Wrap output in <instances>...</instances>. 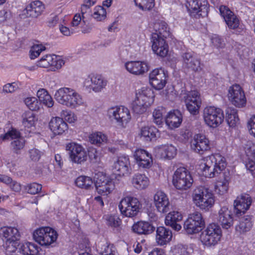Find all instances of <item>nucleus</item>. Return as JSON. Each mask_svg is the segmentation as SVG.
<instances>
[{
  "instance_id": "obj_49",
  "label": "nucleus",
  "mask_w": 255,
  "mask_h": 255,
  "mask_svg": "<svg viewBox=\"0 0 255 255\" xmlns=\"http://www.w3.org/2000/svg\"><path fill=\"white\" fill-rule=\"evenodd\" d=\"M184 98L185 103L201 104L200 94L197 91H191L188 92Z\"/></svg>"
},
{
  "instance_id": "obj_45",
  "label": "nucleus",
  "mask_w": 255,
  "mask_h": 255,
  "mask_svg": "<svg viewBox=\"0 0 255 255\" xmlns=\"http://www.w3.org/2000/svg\"><path fill=\"white\" fill-rule=\"evenodd\" d=\"M158 132V130L154 126L144 127L141 129V134L147 140H151L155 138Z\"/></svg>"
},
{
  "instance_id": "obj_29",
  "label": "nucleus",
  "mask_w": 255,
  "mask_h": 255,
  "mask_svg": "<svg viewBox=\"0 0 255 255\" xmlns=\"http://www.w3.org/2000/svg\"><path fill=\"white\" fill-rule=\"evenodd\" d=\"M44 9V5L39 0H35L31 2L27 5L24 10V14L27 16L37 17L40 15Z\"/></svg>"
},
{
  "instance_id": "obj_9",
  "label": "nucleus",
  "mask_w": 255,
  "mask_h": 255,
  "mask_svg": "<svg viewBox=\"0 0 255 255\" xmlns=\"http://www.w3.org/2000/svg\"><path fill=\"white\" fill-rule=\"evenodd\" d=\"M203 118L208 126L216 128L224 121L223 111L222 109L214 106L207 107L203 111Z\"/></svg>"
},
{
  "instance_id": "obj_28",
  "label": "nucleus",
  "mask_w": 255,
  "mask_h": 255,
  "mask_svg": "<svg viewBox=\"0 0 255 255\" xmlns=\"http://www.w3.org/2000/svg\"><path fill=\"white\" fill-rule=\"evenodd\" d=\"M218 221L223 228H230L234 223L232 212L227 207H222L218 212Z\"/></svg>"
},
{
  "instance_id": "obj_26",
  "label": "nucleus",
  "mask_w": 255,
  "mask_h": 255,
  "mask_svg": "<svg viewBox=\"0 0 255 255\" xmlns=\"http://www.w3.org/2000/svg\"><path fill=\"white\" fill-rule=\"evenodd\" d=\"M154 203L157 211L165 213L170 210V203L167 196L162 191L156 192L154 196Z\"/></svg>"
},
{
  "instance_id": "obj_10",
  "label": "nucleus",
  "mask_w": 255,
  "mask_h": 255,
  "mask_svg": "<svg viewBox=\"0 0 255 255\" xmlns=\"http://www.w3.org/2000/svg\"><path fill=\"white\" fill-rule=\"evenodd\" d=\"M219 10L230 29L233 30L237 34H242L244 31V27L240 23L238 17L228 7L221 5Z\"/></svg>"
},
{
  "instance_id": "obj_56",
  "label": "nucleus",
  "mask_w": 255,
  "mask_h": 255,
  "mask_svg": "<svg viewBox=\"0 0 255 255\" xmlns=\"http://www.w3.org/2000/svg\"><path fill=\"white\" fill-rule=\"evenodd\" d=\"M187 246L178 244L175 246L172 250L173 255H189Z\"/></svg>"
},
{
  "instance_id": "obj_33",
  "label": "nucleus",
  "mask_w": 255,
  "mask_h": 255,
  "mask_svg": "<svg viewBox=\"0 0 255 255\" xmlns=\"http://www.w3.org/2000/svg\"><path fill=\"white\" fill-rule=\"evenodd\" d=\"M155 227L148 222L139 221L132 226V230L134 233L139 235H148L152 233Z\"/></svg>"
},
{
  "instance_id": "obj_43",
  "label": "nucleus",
  "mask_w": 255,
  "mask_h": 255,
  "mask_svg": "<svg viewBox=\"0 0 255 255\" xmlns=\"http://www.w3.org/2000/svg\"><path fill=\"white\" fill-rule=\"evenodd\" d=\"M107 135L101 132H96L89 136L90 142L97 146L107 143Z\"/></svg>"
},
{
  "instance_id": "obj_59",
  "label": "nucleus",
  "mask_w": 255,
  "mask_h": 255,
  "mask_svg": "<svg viewBox=\"0 0 255 255\" xmlns=\"http://www.w3.org/2000/svg\"><path fill=\"white\" fill-rule=\"evenodd\" d=\"M53 56L50 55H46L41 58L38 62V65L41 67L47 68L51 66Z\"/></svg>"
},
{
  "instance_id": "obj_25",
  "label": "nucleus",
  "mask_w": 255,
  "mask_h": 255,
  "mask_svg": "<svg viewBox=\"0 0 255 255\" xmlns=\"http://www.w3.org/2000/svg\"><path fill=\"white\" fill-rule=\"evenodd\" d=\"M134 159L139 168H149L152 164V158L150 154L142 149H136L133 154Z\"/></svg>"
},
{
  "instance_id": "obj_21",
  "label": "nucleus",
  "mask_w": 255,
  "mask_h": 255,
  "mask_svg": "<svg viewBox=\"0 0 255 255\" xmlns=\"http://www.w3.org/2000/svg\"><path fill=\"white\" fill-rule=\"evenodd\" d=\"M166 74L162 68H157L149 74V82L155 89H162L166 83Z\"/></svg>"
},
{
  "instance_id": "obj_63",
  "label": "nucleus",
  "mask_w": 255,
  "mask_h": 255,
  "mask_svg": "<svg viewBox=\"0 0 255 255\" xmlns=\"http://www.w3.org/2000/svg\"><path fill=\"white\" fill-rule=\"evenodd\" d=\"M18 89L17 83L13 82L11 83H7L3 86V92L5 93H11L15 91Z\"/></svg>"
},
{
  "instance_id": "obj_4",
  "label": "nucleus",
  "mask_w": 255,
  "mask_h": 255,
  "mask_svg": "<svg viewBox=\"0 0 255 255\" xmlns=\"http://www.w3.org/2000/svg\"><path fill=\"white\" fill-rule=\"evenodd\" d=\"M193 201L201 210H209L214 204L215 199L212 193L203 186L196 188L193 192Z\"/></svg>"
},
{
  "instance_id": "obj_19",
  "label": "nucleus",
  "mask_w": 255,
  "mask_h": 255,
  "mask_svg": "<svg viewBox=\"0 0 255 255\" xmlns=\"http://www.w3.org/2000/svg\"><path fill=\"white\" fill-rule=\"evenodd\" d=\"M191 147L195 152L203 154L210 149V142L204 135L196 134L191 142Z\"/></svg>"
},
{
  "instance_id": "obj_42",
  "label": "nucleus",
  "mask_w": 255,
  "mask_h": 255,
  "mask_svg": "<svg viewBox=\"0 0 255 255\" xmlns=\"http://www.w3.org/2000/svg\"><path fill=\"white\" fill-rule=\"evenodd\" d=\"M39 247L30 242L23 244L20 247V252L24 255H37L39 252Z\"/></svg>"
},
{
  "instance_id": "obj_36",
  "label": "nucleus",
  "mask_w": 255,
  "mask_h": 255,
  "mask_svg": "<svg viewBox=\"0 0 255 255\" xmlns=\"http://www.w3.org/2000/svg\"><path fill=\"white\" fill-rule=\"evenodd\" d=\"M149 181L144 174L136 173L132 177L131 183L137 189L142 190L146 188L149 185Z\"/></svg>"
},
{
  "instance_id": "obj_7",
  "label": "nucleus",
  "mask_w": 255,
  "mask_h": 255,
  "mask_svg": "<svg viewBox=\"0 0 255 255\" xmlns=\"http://www.w3.org/2000/svg\"><path fill=\"white\" fill-rule=\"evenodd\" d=\"M173 185L178 190H187L191 187L193 180L190 172L185 167L178 168L172 176Z\"/></svg>"
},
{
  "instance_id": "obj_64",
  "label": "nucleus",
  "mask_w": 255,
  "mask_h": 255,
  "mask_svg": "<svg viewBox=\"0 0 255 255\" xmlns=\"http://www.w3.org/2000/svg\"><path fill=\"white\" fill-rule=\"evenodd\" d=\"M188 111L192 115H196L199 113V110L201 104L197 103L190 104V103H185Z\"/></svg>"
},
{
  "instance_id": "obj_31",
  "label": "nucleus",
  "mask_w": 255,
  "mask_h": 255,
  "mask_svg": "<svg viewBox=\"0 0 255 255\" xmlns=\"http://www.w3.org/2000/svg\"><path fill=\"white\" fill-rule=\"evenodd\" d=\"M49 128L55 134H61L67 130L68 126L63 119L55 117L51 119Z\"/></svg>"
},
{
  "instance_id": "obj_5",
  "label": "nucleus",
  "mask_w": 255,
  "mask_h": 255,
  "mask_svg": "<svg viewBox=\"0 0 255 255\" xmlns=\"http://www.w3.org/2000/svg\"><path fill=\"white\" fill-rule=\"evenodd\" d=\"M0 237L4 242L3 246L7 254L14 253L18 246L20 234L17 229L3 227L0 229Z\"/></svg>"
},
{
  "instance_id": "obj_15",
  "label": "nucleus",
  "mask_w": 255,
  "mask_h": 255,
  "mask_svg": "<svg viewBox=\"0 0 255 255\" xmlns=\"http://www.w3.org/2000/svg\"><path fill=\"white\" fill-rule=\"evenodd\" d=\"M204 225L202 214L200 212H195L190 214L185 222L184 228L188 234H194L200 231Z\"/></svg>"
},
{
  "instance_id": "obj_48",
  "label": "nucleus",
  "mask_w": 255,
  "mask_h": 255,
  "mask_svg": "<svg viewBox=\"0 0 255 255\" xmlns=\"http://www.w3.org/2000/svg\"><path fill=\"white\" fill-rule=\"evenodd\" d=\"M25 143V139L22 137L11 141L10 143V148L13 152L16 154H20L21 150L24 147Z\"/></svg>"
},
{
  "instance_id": "obj_35",
  "label": "nucleus",
  "mask_w": 255,
  "mask_h": 255,
  "mask_svg": "<svg viewBox=\"0 0 255 255\" xmlns=\"http://www.w3.org/2000/svg\"><path fill=\"white\" fill-rule=\"evenodd\" d=\"M157 155L161 158L171 159L176 154V148L171 144L161 145L156 148Z\"/></svg>"
},
{
  "instance_id": "obj_37",
  "label": "nucleus",
  "mask_w": 255,
  "mask_h": 255,
  "mask_svg": "<svg viewBox=\"0 0 255 255\" xmlns=\"http://www.w3.org/2000/svg\"><path fill=\"white\" fill-rule=\"evenodd\" d=\"M252 226V216H245L240 218L239 223L236 226V230L240 233H244L249 231Z\"/></svg>"
},
{
  "instance_id": "obj_3",
  "label": "nucleus",
  "mask_w": 255,
  "mask_h": 255,
  "mask_svg": "<svg viewBox=\"0 0 255 255\" xmlns=\"http://www.w3.org/2000/svg\"><path fill=\"white\" fill-rule=\"evenodd\" d=\"M226 166L225 158L220 154L207 157L203 168V174L207 177L213 178L221 173Z\"/></svg>"
},
{
  "instance_id": "obj_57",
  "label": "nucleus",
  "mask_w": 255,
  "mask_h": 255,
  "mask_svg": "<svg viewBox=\"0 0 255 255\" xmlns=\"http://www.w3.org/2000/svg\"><path fill=\"white\" fill-rule=\"evenodd\" d=\"M45 50V47L41 44H35L32 46L30 50V58L35 59L37 57L40 53Z\"/></svg>"
},
{
  "instance_id": "obj_55",
  "label": "nucleus",
  "mask_w": 255,
  "mask_h": 255,
  "mask_svg": "<svg viewBox=\"0 0 255 255\" xmlns=\"http://www.w3.org/2000/svg\"><path fill=\"white\" fill-rule=\"evenodd\" d=\"M27 107L32 111L39 109V104L37 99L35 97H28L24 100Z\"/></svg>"
},
{
  "instance_id": "obj_14",
  "label": "nucleus",
  "mask_w": 255,
  "mask_h": 255,
  "mask_svg": "<svg viewBox=\"0 0 255 255\" xmlns=\"http://www.w3.org/2000/svg\"><path fill=\"white\" fill-rule=\"evenodd\" d=\"M108 81L100 75L90 74L83 82V86L89 92H101L107 86Z\"/></svg>"
},
{
  "instance_id": "obj_51",
  "label": "nucleus",
  "mask_w": 255,
  "mask_h": 255,
  "mask_svg": "<svg viewBox=\"0 0 255 255\" xmlns=\"http://www.w3.org/2000/svg\"><path fill=\"white\" fill-rule=\"evenodd\" d=\"M165 113V110L162 107H157L152 113L153 122L158 126L163 124V114Z\"/></svg>"
},
{
  "instance_id": "obj_47",
  "label": "nucleus",
  "mask_w": 255,
  "mask_h": 255,
  "mask_svg": "<svg viewBox=\"0 0 255 255\" xmlns=\"http://www.w3.org/2000/svg\"><path fill=\"white\" fill-rule=\"evenodd\" d=\"M21 133L20 131L14 128H9L4 134L0 135V138L2 140H11L12 141L20 137Z\"/></svg>"
},
{
  "instance_id": "obj_20",
  "label": "nucleus",
  "mask_w": 255,
  "mask_h": 255,
  "mask_svg": "<svg viewBox=\"0 0 255 255\" xmlns=\"http://www.w3.org/2000/svg\"><path fill=\"white\" fill-rule=\"evenodd\" d=\"M165 38L160 36L157 33H152L151 35L152 50L157 55L162 57H165L168 51V46Z\"/></svg>"
},
{
  "instance_id": "obj_12",
  "label": "nucleus",
  "mask_w": 255,
  "mask_h": 255,
  "mask_svg": "<svg viewBox=\"0 0 255 255\" xmlns=\"http://www.w3.org/2000/svg\"><path fill=\"white\" fill-rule=\"evenodd\" d=\"M108 116L114 118L118 125L125 128L131 119L129 110L124 106L112 107L108 110Z\"/></svg>"
},
{
  "instance_id": "obj_38",
  "label": "nucleus",
  "mask_w": 255,
  "mask_h": 255,
  "mask_svg": "<svg viewBox=\"0 0 255 255\" xmlns=\"http://www.w3.org/2000/svg\"><path fill=\"white\" fill-rule=\"evenodd\" d=\"M226 120L228 125L232 128L235 127L239 124V119L236 109L228 107L226 110Z\"/></svg>"
},
{
  "instance_id": "obj_24",
  "label": "nucleus",
  "mask_w": 255,
  "mask_h": 255,
  "mask_svg": "<svg viewBox=\"0 0 255 255\" xmlns=\"http://www.w3.org/2000/svg\"><path fill=\"white\" fill-rule=\"evenodd\" d=\"M115 173L119 176H125L130 173L131 168L128 156H121L118 158L113 165Z\"/></svg>"
},
{
  "instance_id": "obj_32",
  "label": "nucleus",
  "mask_w": 255,
  "mask_h": 255,
  "mask_svg": "<svg viewBox=\"0 0 255 255\" xmlns=\"http://www.w3.org/2000/svg\"><path fill=\"white\" fill-rule=\"evenodd\" d=\"M182 215L178 212H171L168 213L165 219L166 225L170 226L175 231H178L181 229V226L177 222L181 221Z\"/></svg>"
},
{
  "instance_id": "obj_8",
  "label": "nucleus",
  "mask_w": 255,
  "mask_h": 255,
  "mask_svg": "<svg viewBox=\"0 0 255 255\" xmlns=\"http://www.w3.org/2000/svg\"><path fill=\"white\" fill-rule=\"evenodd\" d=\"M141 206L137 198L127 196L121 200L119 208L122 215L128 217H133L137 215Z\"/></svg>"
},
{
  "instance_id": "obj_22",
  "label": "nucleus",
  "mask_w": 255,
  "mask_h": 255,
  "mask_svg": "<svg viewBox=\"0 0 255 255\" xmlns=\"http://www.w3.org/2000/svg\"><path fill=\"white\" fill-rule=\"evenodd\" d=\"M95 184L97 191L100 194L108 195L115 189L113 180L104 175L98 177Z\"/></svg>"
},
{
  "instance_id": "obj_61",
  "label": "nucleus",
  "mask_w": 255,
  "mask_h": 255,
  "mask_svg": "<svg viewBox=\"0 0 255 255\" xmlns=\"http://www.w3.org/2000/svg\"><path fill=\"white\" fill-rule=\"evenodd\" d=\"M121 222V219L116 216H110L107 219V224L112 227H119Z\"/></svg>"
},
{
  "instance_id": "obj_58",
  "label": "nucleus",
  "mask_w": 255,
  "mask_h": 255,
  "mask_svg": "<svg viewBox=\"0 0 255 255\" xmlns=\"http://www.w3.org/2000/svg\"><path fill=\"white\" fill-rule=\"evenodd\" d=\"M41 189L42 185L36 183H30L25 187V190L28 193L31 194H35L38 193Z\"/></svg>"
},
{
  "instance_id": "obj_54",
  "label": "nucleus",
  "mask_w": 255,
  "mask_h": 255,
  "mask_svg": "<svg viewBox=\"0 0 255 255\" xmlns=\"http://www.w3.org/2000/svg\"><path fill=\"white\" fill-rule=\"evenodd\" d=\"M94 10L93 16L95 19L98 21H101L105 19L107 12L106 9L103 6H97Z\"/></svg>"
},
{
  "instance_id": "obj_17",
  "label": "nucleus",
  "mask_w": 255,
  "mask_h": 255,
  "mask_svg": "<svg viewBox=\"0 0 255 255\" xmlns=\"http://www.w3.org/2000/svg\"><path fill=\"white\" fill-rule=\"evenodd\" d=\"M228 97L232 104L237 107L242 108L246 104L244 91L238 84H234L229 88Z\"/></svg>"
},
{
  "instance_id": "obj_39",
  "label": "nucleus",
  "mask_w": 255,
  "mask_h": 255,
  "mask_svg": "<svg viewBox=\"0 0 255 255\" xmlns=\"http://www.w3.org/2000/svg\"><path fill=\"white\" fill-rule=\"evenodd\" d=\"M154 29L160 36L165 38L169 37L171 35L168 24L163 21H158L154 24Z\"/></svg>"
},
{
  "instance_id": "obj_44",
  "label": "nucleus",
  "mask_w": 255,
  "mask_h": 255,
  "mask_svg": "<svg viewBox=\"0 0 255 255\" xmlns=\"http://www.w3.org/2000/svg\"><path fill=\"white\" fill-rule=\"evenodd\" d=\"M35 123V117L34 113L31 111H27L22 115V125L27 128L34 127Z\"/></svg>"
},
{
  "instance_id": "obj_27",
  "label": "nucleus",
  "mask_w": 255,
  "mask_h": 255,
  "mask_svg": "<svg viewBox=\"0 0 255 255\" xmlns=\"http://www.w3.org/2000/svg\"><path fill=\"white\" fill-rule=\"evenodd\" d=\"M125 67L128 72L135 75H142L148 70L147 63L139 61H128L125 63Z\"/></svg>"
},
{
  "instance_id": "obj_50",
  "label": "nucleus",
  "mask_w": 255,
  "mask_h": 255,
  "mask_svg": "<svg viewBox=\"0 0 255 255\" xmlns=\"http://www.w3.org/2000/svg\"><path fill=\"white\" fill-rule=\"evenodd\" d=\"M99 251L102 255H116L117 253L114 245L108 243L99 246Z\"/></svg>"
},
{
  "instance_id": "obj_2",
  "label": "nucleus",
  "mask_w": 255,
  "mask_h": 255,
  "mask_svg": "<svg viewBox=\"0 0 255 255\" xmlns=\"http://www.w3.org/2000/svg\"><path fill=\"white\" fill-rule=\"evenodd\" d=\"M54 97L59 103L70 108H76L84 104L82 97L72 88H61L56 91Z\"/></svg>"
},
{
  "instance_id": "obj_13",
  "label": "nucleus",
  "mask_w": 255,
  "mask_h": 255,
  "mask_svg": "<svg viewBox=\"0 0 255 255\" xmlns=\"http://www.w3.org/2000/svg\"><path fill=\"white\" fill-rule=\"evenodd\" d=\"M186 6L192 17L199 18L208 15L209 6L206 0H187Z\"/></svg>"
},
{
  "instance_id": "obj_11",
  "label": "nucleus",
  "mask_w": 255,
  "mask_h": 255,
  "mask_svg": "<svg viewBox=\"0 0 255 255\" xmlns=\"http://www.w3.org/2000/svg\"><path fill=\"white\" fill-rule=\"evenodd\" d=\"M150 93V90L146 89L138 91L136 94L135 100L132 104V110L135 113L141 114L146 111L151 101Z\"/></svg>"
},
{
  "instance_id": "obj_40",
  "label": "nucleus",
  "mask_w": 255,
  "mask_h": 255,
  "mask_svg": "<svg viewBox=\"0 0 255 255\" xmlns=\"http://www.w3.org/2000/svg\"><path fill=\"white\" fill-rule=\"evenodd\" d=\"M49 227L40 228L36 230L33 233L34 240L42 246H46L45 244L46 236H47Z\"/></svg>"
},
{
  "instance_id": "obj_60",
  "label": "nucleus",
  "mask_w": 255,
  "mask_h": 255,
  "mask_svg": "<svg viewBox=\"0 0 255 255\" xmlns=\"http://www.w3.org/2000/svg\"><path fill=\"white\" fill-rule=\"evenodd\" d=\"M89 158L93 163H99L101 160V153L96 149H92L89 151Z\"/></svg>"
},
{
  "instance_id": "obj_46",
  "label": "nucleus",
  "mask_w": 255,
  "mask_h": 255,
  "mask_svg": "<svg viewBox=\"0 0 255 255\" xmlns=\"http://www.w3.org/2000/svg\"><path fill=\"white\" fill-rule=\"evenodd\" d=\"M76 185L81 188L88 189L93 184L92 179L86 176H80L75 181Z\"/></svg>"
},
{
  "instance_id": "obj_18",
  "label": "nucleus",
  "mask_w": 255,
  "mask_h": 255,
  "mask_svg": "<svg viewBox=\"0 0 255 255\" xmlns=\"http://www.w3.org/2000/svg\"><path fill=\"white\" fill-rule=\"evenodd\" d=\"M183 67L194 72H200L202 68L200 59L192 51H187L182 55Z\"/></svg>"
},
{
  "instance_id": "obj_1",
  "label": "nucleus",
  "mask_w": 255,
  "mask_h": 255,
  "mask_svg": "<svg viewBox=\"0 0 255 255\" xmlns=\"http://www.w3.org/2000/svg\"><path fill=\"white\" fill-rule=\"evenodd\" d=\"M54 97L59 103L70 108H76L84 104L82 97L72 88H61L56 91Z\"/></svg>"
},
{
  "instance_id": "obj_52",
  "label": "nucleus",
  "mask_w": 255,
  "mask_h": 255,
  "mask_svg": "<svg viewBox=\"0 0 255 255\" xmlns=\"http://www.w3.org/2000/svg\"><path fill=\"white\" fill-rule=\"evenodd\" d=\"M228 179L225 178L223 181H218L215 186L216 192L221 195H223L227 193L228 190Z\"/></svg>"
},
{
  "instance_id": "obj_34",
  "label": "nucleus",
  "mask_w": 255,
  "mask_h": 255,
  "mask_svg": "<svg viewBox=\"0 0 255 255\" xmlns=\"http://www.w3.org/2000/svg\"><path fill=\"white\" fill-rule=\"evenodd\" d=\"M182 121V116L178 110L170 112L167 116L165 122L170 128H176L180 126Z\"/></svg>"
},
{
  "instance_id": "obj_62",
  "label": "nucleus",
  "mask_w": 255,
  "mask_h": 255,
  "mask_svg": "<svg viewBox=\"0 0 255 255\" xmlns=\"http://www.w3.org/2000/svg\"><path fill=\"white\" fill-rule=\"evenodd\" d=\"M52 56L53 60L52 61L51 67H53V70H55V69H59L61 68L65 64L64 61L55 55H52Z\"/></svg>"
},
{
  "instance_id": "obj_30",
  "label": "nucleus",
  "mask_w": 255,
  "mask_h": 255,
  "mask_svg": "<svg viewBox=\"0 0 255 255\" xmlns=\"http://www.w3.org/2000/svg\"><path fill=\"white\" fill-rule=\"evenodd\" d=\"M172 237L171 231L164 227H159L156 231V241L158 245L163 246L169 243Z\"/></svg>"
},
{
  "instance_id": "obj_6",
  "label": "nucleus",
  "mask_w": 255,
  "mask_h": 255,
  "mask_svg": "<svg viewBox=\"0 0 255 255\" xmlns=\"http://www.w3.org/2000/svg\"><path fill=\"white\" fill-rule=\"evenodd\" d=\"M222 235L220 227L214 223L210 224L202 231L200 240L206 246H214L220 241Z\"/></svg>"
},
{
  "instance_id": "obj_53",
  "label": "nucleus",
  "mask_w": 255,
  "mask_h": 255,
  "mask_svg": "<svg viewBox=\"0 0 255 255\" xmlns=\"http://www.w3.org/2000/svg\"><path fill=\"white\" fill-rule=\"evenodd\" d=\"M58 237L57 232L53 229L49 227L47 236H46V247H48L56 242Z\"/></svg>"
},
{
  "instance_id": "obj_23",
  "label": "nucleus",
  "mask_w": 255,
  "mask_h": 255,
  "mask_svg": "<svg viewBox=\"0 0 255 255\" xmlns=\"http://www.w3.org/2000/svg\"><path fill=\"white\" fill-rule=\"evenodd\" d=\"M252 199L249 194H242L234 201V212L237 216H241L249 209Z\"/></svg>"
},
{
  "instance_id": "obj_16",
  "label": "nucleus",
  "mask_w": 255,
  "mask_h": 255,
  "mask_svg": "<svg viewBox=\"0 0 255 255\" xmlns=\"http://www.w3.org/2000/svg\"><path fill=\"white\" fill-rule=\"evenodd\" d=\"M66 150L69 151L71 160L77 164H82L87 159V153L85 148L80 144L75 142L68 143Z\"/></svg>"
},
{
  "instance_id": "obj_41",
  "label": "nucleus",
  "mask_w": 255,
  "mask_h": 255,
  "mask_svg": "<svg viewBox=\"0 0 255 255\" xmlns=\"http://www.w3.org/2000/svg\"><path fill=\"white\" fill-rule=\"evenodd\" d=\"M37 96L39 101L47 107L50 108L53 106L54 101L45 89H39L37 92Z\"/></svg>"
}]
</instances>
